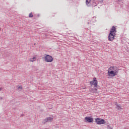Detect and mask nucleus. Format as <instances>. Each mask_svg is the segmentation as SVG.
<instances>
[{
  "label": "nucleus",
  "mask_w": 129,
  "mask_h": 129,
  "mask_svg": "<svg viewBox=\"0 0 129 129\" xmlns=\"http://www.w3.org/2000/svg\"><path fill=\"white\" fill-rule=\"evenodd\" d=\"M97 83H98V82H97L96 78H94L93 80L90 82V85H91V86L94 85V87H96L97 86Z\"/></svg>",
  "instance_id": "obj_4"
},
{
  "label": "nucleus",
  "mask_w": 129,
  "mask_h": 129,
  "mask_svg": "<svg viewBox=\"0 0 129 129\" xmlns=\"http://www.w3.org/2000/svg\"><path fill=\"white\" fill-rule=\"evenodd\" d=\"M84 121L85 122H93V118L90 116H86L85 117Z\"/></svg>",
  "instance_id": "obj_6"
},
{
  "label": "nucleus",
  "mask_w": 129,
  "mask_h": 129,
  "mask_svg": "<svg viewBox=\"0 0 129 129\" xmlns=\"http://www.w3.org/2000/svg\"><path fill=\"white\" fill-rule=\"evenodd\" d=\"M2 99H3V97H0V100H2Z\"/></svg>",
  "instance_id": "obj_17"
},
{
  "label": "nucleus",
  "mask_w": 129,
  "mask_h": 129,
  "mask_svg": "<svg viewBox=\"0 0 129 129\" xmlns=\"http://www.w3.org/2000/svg\"><path fill=\"white\" fill-rule=\"evenodd\" d=\"M1 90H2V89L0 88V91H1Z\"/></svg>",
  "instance_id": "obj_18"
},
{
  "label": "nucleus",
  "mask_w": 129,
  "mask_h": 129,
  "mask_svg": "<svg viewBox=\"0 0 129 129\" xmlns=\"http://www.w3.org/2000/svg\"><path fill=\"white\" fill-rule=\"evenodd\" d=\"M29 18H33V13H30L29 15Z\"/></svg>",
  "instance_id": "obj_13"
},
{
  "label": "nucleus",
  "mask_w": 129,
  "mask_h": 129,
  "mask_svg": "<svg viewBox=\"0 0 129 129\" xmlns=\"http://www.w3.org/2000/svg\"><path fill=\"white\" fill-rule=\"evenodd\" d=\"M92 20L93 22H96V17H93Z\"/></svg>",
  "instance_id": "obj_14"
},
{
  "label": "nucleus",
  "mask_w": 129,
  "mask_h": 129,
  "mask_svg": "<svg viewBox=\"0 0 129 129\" xmlns=\"http://www.w3.org/2000/svg\"><path fill=\"white\" fill-rule=\"evenodd\" d=\"M95 122L97 124H104L106 123L105 120L100 118H97L95 119Z\"/></svg>",
  "instance_id": "obj_3"
},
{
  "label": "nucleus",
  "mask_w": 129,
  "mask_h": 129,
  "mask_svg": "<svg viewBox=\"0 0 129 129\" xmlns=\"http://www.w3.org/2000/svg\"><path fill=\"white\" fill-rule=\"evenodd\" d=\"M86 4L87 7H90L91 6V0H86Z\"/></svg>",
  "instance_id": "obj_9"
},
{
  "label": "nucleus",
  "mask_w": 129,
  "mask_h": 129,
  "mask_svg": "<svg viewBox=\"0 0 129 129\" xmlns=\"http://www.w3.org/2000/svg\"><path fill=\"white\" fill-rule=\"evenodd\" d=\"M115 105H116V108H117V109H118V110H121L122 109V108H121L120 107V104L117 103V102L115 103Z\"/></svg>",
  "instance_id": "obj_10"
},
{
  "label": "nucleus",
  "mask_w": 129,
  "mask_h": 129,
  "mask_svg": "<svg viewBox=\"0 0 129 129\" xmlns=\"http://www.w3.org/2000/svg\"><path fill=\"white\" fill-rule=\"evenodd\" d=\"M37 58L36 57H33V58H31L30 59V62H35L36 61Z\"/></svg>",
  "instance_id": "obj_11"
},
{
  "label": "nucleus",
  "mask_w": 129,
  "mask_h": 129,
  "mask_svg": "<svg viewBox=\"0 0 129 129\" xmlns=\"http://www.w3.org/2000/svg\"><path fill=\"white\" fill-rule=\"evenodd\" d=\"M115 33H116V28L115 26H113L110 31V33L108 35V41L112 42L114 40V37L115 36Z\"/></svg>",
  "instance_id": "obj_2"
},
{
  "label": "nucleus",
  "mask_w": 129,
  "mask_h": 129,
  "mask_svg": "<svg viewBox=\"0 0 129 129\" xmlns=\"http://www.w3.org/2000/svg\"><path fill=\"white\" fill-rule=\"evenodd\" d=\"M89 91H91V92H93V93H94V92H96V91H97V89H96V88L94 89H90Z\"/></svg>",
  "instance_id": "obj_12"
},
{
  "label": "nucleus",
  "mask_w": 129,
  "mask_h": 129,
  "mask_svg": "<svg viewBox=\"0 0 129 129\" xmlns=\"http://www.w3.org/2000/svg\"><path fill=\"white\" fill-rule=\"evenodd\" d=\"M100 3H103V0H100Z\"/></svg>",
  "instance_id": "obj_16"
},
{
  "label": "nucleus",
  "mask_w": 129,
  "mask_h": 129,
  "mask_svg": "<svg viewBox=\"0 0 129 129\" xmlns=\"http://www.w3.org/2000/svg\"><path fill=\"white\" fill-rule=\"evenodd\" d=\"M22 88H23V87H22V86H19V87H18V89H19V90H22Z\"/></svg>",
  "instance_id": "obj_15"
},
{
  "label": "nucleus",
  "mask_w": 129,
  "mask_h": 129,
  "mask_svg": "<svg viewBox=\"0 0 129 129\" xmlns=\"http://www.w3.org/2000/svg\"><path fill=\"white\" fill-rule=\"evenodd\" d=\"M44 59L45 62H52L53 61V57L49 55H46L44 57Z\"/></svg>",
  "instance_id": "obj_5"
},
{
  "label": "nucleus",
  "mask_w": 129,
  "mask_h": 129,
  "mask_svg": "<svg viewBox=\"0 0 129 129\" xmlns=\"http://www.w3.org/2000/svg\"><path fill=\"white\" fill-rule=\"evenodd\" d=\"M118 73V69L116 67L112 66L109 68L108 71V76L109 77H114Z\"/></svg>",
  "instance_id": "obj_1"
},
{
  "label": "nucleus",
  "mask_w": 129,
  "mask_h": 129,
  "mask_svg": "<svg viewBox=\"0 0 129 129\" xmlns=\"http://www.w3.org/2000/svg\"><path fill=\"white\" fill-rule=\"evenodd\" d=\"M53 121V118L51 117H46L42 123L45 124L46 122H52Z\"/></svg>",
  "instance_id": "obj_7"
},
{
  "label": "nucleus",
  "mask_w": 129,
  "mask_h": 129,
  "mask_svg": "<svg viewBox=\"0 0 129 129\" xmlns=\"http://www.w3.org/2000/svg\"><path fill=\"white\" fill-rule=\"evenodd\" d=\"M92 6H93V7H96V6H97V5H98V2H97V1L96 0H94L91 1V3Z\"/></svg>",
  "instance_id": "obj_8"
}]
</instances>
